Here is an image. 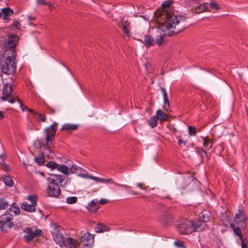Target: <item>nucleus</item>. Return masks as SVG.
<instances>
[{"label":"nucleus","instance_id":"1","mask_svg":"<svg viewBox=\"0 0 248 248\" xmlns=\"http://www.w3.org/2000/svg\"><path fill=\"white\" fill-rule=\"evenodd\" d=\"M177 228L181 234H188L193 231L199 232L196 228L195 222L192 220H184L178 224Z\"/></svg>","mask_w":248,"mask_h":248},{"label":"nucleus","instance_id":"2","mask_svg":"<svg viewBox=\"0 0 248 248\" xmlns=\"http://www.w3.org/2000/svg\"><path fill=\"white\" fill-rule=\"evenodd\" d=\"M187 20V17L184 16L178 15L175 16L174 18L170 19L169 22H167L166 28L167 30L169 31L170 29H174L171 31L172 34H177L183 31V29H176L175 26L178 25L180 22H185Z\"/></svg>","mask_w":248,"mask_h":248},{"label":"nucleus","instance_id":"3","mask_svg":"<svg viewBox=\"0 0 248 248\" xmlns=\"http://www.w3.org/2000/svg\"><path fill=\"white\" fill-rule=\"evenodd\" d=\"M210 213L207 210H204L200 213L199 220L195 222L196 228L198 230L199 232L204 230L207 226V222L210 221Z\"/></svg>","mask_w":248,"mask_h":248},{"label":"nucleus","instance_id":"4","mask_svg":"<svg viewBox=\"0 0 248 248\" xmlns=\"http://www.w3.org/2000/svg\"><path fill=\"white\" fill-rule=\"evenodd\" d=\"M0 66L1 72L4 74L10 75L16 71V63L12 57L7 58L1 62Z\"/></svg>","mask_w":248,"mask_h":248},{"label":"nucleus","instance_id":"5","mask_svg":"<svg viewBox=\"0 0 248 248\" xmlns=\"http://www.w3.org/2000/svg\"><path fill=\"white\" fill-rule=\"evenodd\" d=\"M58 123L54 122L49 127H47L45 130L46 134V142L47 145H50L52 144L53 140H54V136L56 134L58 126Z\"/></svg>","mask_w":248,"mask_h":248},{"label":"nucleus","instance_id":"6","mask_svg":"<svg viewBox=\"0 0 248 248\" xmlns=\"http://www.w3.org/2000/svg\"><path fill=\"white\" fill-rule=\"evenodd\" d=\"M175 185L180 190L186 189L188 187V175L185 176L182 173H178L175 177Z\"/></svg>","mask_w":248,"mask_h":248},{"label":"nucleus","instance_id":"7","mask_svg":"<svg viewBox=\"0 0 248 248\" xmlns=\"http://www.w3.org/2000/svg\"><path fill=\"white\" fill-rule=\"evenodd\" d=\"M48 174L50 177L47 178V179L50 182L49 183L62 187L66 185V181H65V178L63 176L52 173H49Z\"/></svg>","mask_w":248,"mask_h":248},{"label":"nucleus","instance_id":"8","mask_svg":"<svg viewBox=\"0 0 248 248\" xmlns=\"http://www.w3.org/2000/svg\"><path fill=\"white\" fill-rule=\"evenodd\" d=\"M80 243L84 248H91L93 243V234L87 232L80 238Z\"/></svg>","mask_w":248,"mask_h":248},{"label":"nucleus","instance_id":"9","mask_svg":"<svg viewBox=\"0 0 248 248\" xmlns=\"http://www.w3.org/2000/svg\"><path fill=\"white\" fill-rule=\"evenodd\" d=\"M26 232L27 234L24 235V238L26 242H30L34 238L40 236L42 231L41 230L37 229L33 232L31 228H27Z\"/></svg>","mask_w":248,"mask_h":248},{"label":"nucleus","instance_id":"10","mask_svg":"<svg viewBox=\"0 0 248 248\" xmlns=\"http://www.w3.org/2000/svg\"><path fill=\"white\" fill-rule=\"evenodd\" d=\"M18 37L15 35L9 36L7 39L4 42L3 46L5 48H15L17 44Z\"/></svg>","mask_w":248,"mask_h":248},{"label":"nucleus","instance_id":"11","mask_svg":"<svg viewBox=\"0 0 248 248\" xmlns=\"http://www.w3.org/2000/svg\"><path fill=\"white\" fill-rule=\"evenodd\" d=\"M246 224L244 223H239L235 222L234 224H230V227L232 230L234 235L238 236L239 238L244 237L241 232V230L246 228Z\"/></svg>","mask_w":248,"mask_h":248},{"label":"nucleus","instance_id":"12","mask_svg":"<svg viewBox=\"0 0 248 248\" xmlns=\"http://www.w3.org/2000/svg\"><path fill=\"white\" fill-rule=\"evenodd\" d=\"M61 186L49 183L48 185L47 193L51 197H58L61 194Z\"/></svg>","mask_w":248,"mask_h":248},{"label":"nucleus","instance_id":"13","mask_svg":"<svg viewBox=\"0 0 248 248\" xmlns=\"http://www.w3.org/2000/svg\"><path fill=\"white\" fill-rule=\"evenodd\" d=\"M12 93L13 89L12 87L9 85V83H5L3 85L2 96L1 97V100L6 101L8 98L12 96Z\"/></svg>","mask_w":248,"mask_h":248},{"label":"nucleus","instance_id":"14","mask_svg":"<svg viewBox=\"0 0 248 248\" xmlns=\"http://www.w3.org/2000/svg\"><path fill=\"white\" fill-rule=\"evenodd\" d=\"M235 222L246 224L248 216L245 211L240 209L235 213Z\"/></svg>","mask_w":248,"mask_h":248},{"label":"nucleus","instance_id":"15","mask_svg":"<svg viewBox=\"0 0 248 248\" xmlns=\"http://www.w3.org/2000/svg\"><path fill=\"white\" fill-rule=\"evenodd\" d=\"M188 180L187 191H190L195 188H198L201 185L200 182L192 175H188Z\"/></svg>","mask_w":248,"mask_h":248},{"label":"nucleus","instance_id":"16","mask_svg":"<svg viewBox=\"0 0 248 248\" xmlns=\"http://www.w3.org/2000/svg\"><path fill=\"white\" fill-rule=\"evenodd\" d=\"M160 221L164 226L168 227L172 224L173 218L170 214H165L160 218Z\"/></svg>","mask_w":248,"mask_h":248},{"label":"nucleus","instance_id":"17","mask_svg":"<svg viewBox=\"0 0 248 248\" xmlns=\"http://www.w3.org/2000/svg\"><path fill=\"white\" fill-rule=\"evenodd\" d=\"M53 234L54 241L57 243H58L61 247H62L65 240L63 234L59 230L56 229L53 232Z\"/></svg>","mask_w":248,"mask_h":248},{"label":"nucleus","instance_id":"18","mask_svg":"<svg viewBox=\"0 0 248 248\" xmlns=\"http://www.w3.org/2000/svg\"><path fill=\"white\" fill-rule=\"evenodd\" d=\"M78 245L79 243L77 240L70 237L66 238L62 244V245L68 247L70 248H76Z\"/></svg>","mask_w":248,"mask_h":248},{"label":"nucleus","instance_id":"19","mask_svg":"<svg viewBox=\"0 0 248 248\" xmlns=\"http://www.w3.org/2000/svg\"><path fill=\"white\" fill-rule=\"evenodd\" d=\"M116 186H120V187H123L124 188V191L128 194L135 196V195H137L139 194L138 192L134 191L132 189V188L128 185L120 184H116Z\"/></svg>","mask_w":248,"mask_h":248},{"label":"nucleus","instance_id":"20","mask_svg":"<svg viewBox=\"0 0 248 248\" xmlns=\"http://www.w3.org/2000/svg\"><path fill=\"white\" fill-rule=\"evenodd\" d=\"M2 15H3V18L4 20L9 19L8 16H11L14 14V11L9 7L3 8L1 10Z\"/></svg>","mask_w":248,"mask_h":248},{"label":"nucleus","instance_id":"21","mask_svg":"<svg viewBox=\"0 0 248 248\" xmlns=\"http://www.w3.org/2000/svg\"><path fill=\"white\" fill-rule=\"evenodd\" d=\"M144 42L145 46L149 47L155 44V39L151 35L147 34L144 36Z\"/></svg>","mask_w":248,"mask_h":248},{"label":"nucleus","instance_id":"22","mask_svg":"<svg viewBox=\"0 0 248 248\" xmlns=\"http://www.w3.org/2000/svg\"><path fill=\"white\" fill-rule=\"evenodd\" d=\"M21 208L23 210L28 212H34L35 211V207L33 204L23 203L21 205Z\"/></svg>","mask_w":248,"mask_h":248},{"label":"nucleus","instance_id":"23","mask_svg":"<svg viewBox=\"0 0 248 248\" xmlns=\"http://www.w3.org/2000/svg\"><path fill=\"white\" fill-rule=\"evenodd\" d=\"M78 125L76 124H66L61 128V131L75 130L78 129Z\"/></svg>","mask_w":248,"mask_h":248},{"label":"nucleus","instance_id":"24","mask_svg":"<svg viewBox=\"0 0 248 248\" xmlns=\"http://www.w3.org/2000/svg\"><path fill=\"white\" fill-rule=\"evenodd\" d=\"M207 7H208L207 8L208 10H217L219 9V7L217 3L215 1H212L210 3H206Z\"/></svg>","mask_w":248,"mask_h":248},{"label":"nucleus","instance_id":"25","mask_svg":"<svg viewBox=\"0 0 248 248\" xmlns=\"http://www.w3.org/2000/svg\"><path fill=\"white\" fill-rule=\"evenodd\" d=\"M195 152L197 153L198 155L201 157V162H202L204 161V155L206 151L203 150L202 148L197 147L195 148Z\"/></svg>","mask_w":248,"mask_h":248},{"label":"nucleus","instance_id":"26","mask_svg":"<svg viewBox=\"0 0 248 248\" xmlns=\"http://www.w3.org/2000/svg\"><path fill=\"white\" fill-rule=\"evenodd\" d=\"M155 116H157L158 119L159 118L160 119L163 121L166 120L168 118L167 114L160 109L157 110L156 111Z\"/></svg>","mask_w":248,"mask_h":248},{"label":"nucleus","instance_id":"27","mask_svg":"<svg viewBox=\"0 0 248 248\" xmlns=\"http://www.w3.org/2000/svg\"><path fill=\"white\" fill-rule=\"evenodd\" d=\"M49 146V145H47V144L46 145H44V151L43 152L42 155L43 156L46 155L48 158H51L53 157V153H51Z\"/></svg>","mask_w":248,"mask_h":248},{"label":"nucleus","instance_id":"28","mask_svg":"<svg viewBox=\"0 0 248 248\" xmlns=\"http://www.w3.org/2000/svg\"><path fill=\"white\" fill-rule=\"evenodd\" d=\"M246 238L242 237L237 239L236 242L237 244L241 246V248H247V244L246 242Z\"/></svg>","mask_w":248,"mask_h":248},{"label":"nucleus","instance_id":"29","mask_svg":"<svg viewBox=\"0 0 248 248\" xmlns=\"http://www.w3.org/2000/svg\"><path fill=\"white\" fill-rule=\"evenodd\" d=\"M157 116H153L150 119L148 122V124L150 126L151 128H154L157 125Z\"/></svg>","mask_w":248,"mask_h":248},{"label":"nucleus","instance_id":"30","mask_svg":"<svg viewBox=\"0 0 248 248\" xmlns=\"http://www.w3.org/2000/svg\"><path fill=\"white\" fill-rule=\"evenodd\" d=\"M58 170L64 175H67L69 173L68 167L64 165H58Z\"/></svg>","mask_w":248,"mask_h":248},{"label":"nucleus","instance_id":"31","mask_svg":"<svg viewBox=\"0 0 248 248\" xmlns=\"http://www.w3.org/2000/svg\"><path fill=\"white\" fill-rule=\"evenodd\" d=\"M108 227L103 224H98L96 227L95 228V231L96 232L101 233L104 232L105 231H107Z\"/></svg>","mask_w":248,"mask_h":248},{"label":"nucleus","instance_id":"32","mask_svg":"<svg viewBox=\"0 0 248 248\" xmlns=\"http://www.w3.org/2000/svg\"><path fill=\"white\" fill-rule=\"evenodd\" d=\"M11 219V215L5 214L1 216L0 221L5 225L9 222Z\"/></svg>","mask_w":248,"mask_h":248},{"label":"nucleus","instance_id":"33","mask_svg":"<svg viewBox=\"0 0 248 248\" xmlns=\"http://www.w3.org/2000/svg\"><path fill=\"white\" fill-rule=\"evenodd\" d=\"M208 7H207L206 3L200 4L196 9L197 14L201 13L204 11L207 10Z\"/></svg>","mask_w":248,"mask_h":248},{"label":"nucleus","instance_id":"34","mask_svg":"<svg viewBox=\"0 0 248 248\" xmlns=\"http://www.w3.org/2000/svg\"><path fill=\"white\" fill-rule=\"evenodd\" d=\"M3 182L6 186H12L14 184L11 177L9 176H7L4 178Z\"/></svg>","mask_w":248,"mask_h":248},{"label":"nucleus","instance_id":"35","mask_svg":"<svg viewBox=\"0 0 248 248\" xmlns=\"http://www.w3.org/2000/svg\"><path fill=\"white\" fill-rule=\"evenodd\" d=\"M34 160L39 166H42L45 161L44 156L43 155H38L37 157L34 158Z\"/></svg>","mask_w":248,"mask_h":248},{"label":"nucleus","instance_id":"36","mask_svg":"<svg viewBox=\"0 0 248 248\" xmlns=\"http://www.w3.org/2000/svg\"><path fill=\"white\" fill-rule=\"evenodd\" d=\"M58 164L55 161H51L46 164V166L51 169H55L58 167Z\"/></svg>","mask_w":248,"mask_h":248},{"label":"nucleus","instance_id":"37","mask_svg":"<svg viewBox=\"0 0 248 248\" xmlns=\"http://www.w3.org/2000/svg\"><path fill=\"white\" fill-rule=\"evenodd\" d=\"M11 211L14 212L16 215H18L20 213V208L17 207L16 203H13L11 208L10 209Z\"/></svg>","mask_w":248,"mask_h":248},{"label":"nucleus","instance_id":"38","mask_svg":"<svg viewBox=\"0 0 248 248\" xmlns=\"http://www.w3.org/2000/svg\"><path fill=\"white\" fill-rule=\"evenodd\" d=\"M188 134L190 136H194L196 134V129L195 127L192 125L188 126Z\"/></svg>","mask_w":248,"mask_h":248},{"label":"nucleus","instance_id":"39","mask_svg":"<svg viewBox=\"0 0 248 248\" xmlns=\"http://www.w3.org/2000/svg\"><path fill=\"white\" fill-rule=\"evenodd\" d=\"M106 181H107V180H105V179L94 176V187L98 183L105 184V182H106Z\"/></svg>","mask_w":248,"mask_h":248},{"label":"nucleus","instance_id":"40","mask_svg":"<svg viewBox=\"0 0 248 248\" xmlns=\"http://www.w3.org/2000/svg\"><path fill=\"white\" fill-rule=\"evenodd\" d=\"M78 198L77 197H70L66 199V202L68 204H73L77 202Z\"/></svg>","mask_w":248,"mask_h":248},{"label":"nucleus","instance_id":"41","mask_svg":"<svg viewBox=\"0 0 248 248\" xmlns=\"http://www.w3.org/2000/svg\"><path fill=\"white\" fill-rule=\"evenodd\" d=\"M164 36V34L163 35H157L155 37V41L156 43L159 46L162 44Z\"/></svg>","mask_w":248,"mask_h":248},{"label":"nucleus","instance_id":"42","mask_svg":"<svg viewBox=\"0 0 248 248\" xmlns=\"http://www.w3.org/2000/svg\"><path fill=\"white\" fill-rule=\"evenodd\" d=\"M8 202L5 200H0V210L6 208L8 206Z\"/></svg>","mask_w":248,"mask_h":248},{"label":"nucleus","instance_id":"43","mask_svg":"<svg viewBox=\"0 0 248 248\" xmlns=\"http://www.w3.org/2000/svg\"><path fill=\"white\" fill-rule=\"evenodd\" d=\"M27 199L30 200L31 202V204H33L34 206L36 205V196H29L27 197Z\"/></svg>","mask_w":248,"mask_h":248},{"label":"nucleus","instance_id":"44","mask_svg":"<svg viewBox=\"0 0 248 248\" xmlns=\"http://www.w3.org/2000/svg\"><path fill=\"white\" fill-rule=\"evenodd\" d=\"M35 115H37L38 116V119L42 122H46V118L45 115H44L40 113H38L37 112H35Z\"/></svg>","mask_w":248,"mask_h":248},{"label":"nucleus","instance_id":"45","mask_svg":"<svg viewBox=\"0 0 248 248\" xmlns=\"http://www.w3.org/2000/svg\"><path fill=\"white\" fill-rule=\"evenodd\" d=\"M174 244L176 247L178 248H186L183 242L180 241H175L174 242Z\"/></svg>","mask_w":248,"mask_h":248},{"label":"nucleus","instance_id":"46","mask_svg":"<svg viewBox=\"0 0 248 248\" xmlns=\"http://www.w3.org/2000/svg\"><path fill=\"white\" fill-rule=\"evenodd\" d=\"M202 145L204 147H205L207 149H210L212 148V143L210 142V141H207L205 140H204L202 142Z\"/></svg>","mask_w":248,"mask_h":248},{"label":"nucleus","instance_id":"47","mask_svg":"<svg viewBox=\"0 0 248 248\" xmlns=\"http://www.w3.org/2000/svg\"><path fill=\"white\" fill-rule=\"evenodd\" d=\"M122 26L123 28H128L130 26V23L127 20H124L123 17L122 19Z\"/></svg>","mask_w":248,"mask_h":248},{"label":"nucleus","instance_id":"48","mask_svg":"<svg viewBox=\"0 0 248 248\" xmlns=\"http://www.w3.org/2000/svg\"><path fill=\"white\" fill-rule=\"evenodd\" d=\"M95 200L96 201V202H97V203H99L100 204H102V205H104L105 204V203H106L108 202V200H106L105 199H101L99 201H98L97 199H95Z\"/></svg>","mask_w":248,"mask_h":248},{"label":"nucleus","instance_id":"49","mask_svg":"<svg viewBox=\"0 0 248 248\" xmlns=\"http://www.w3.org/2000/svg\"><path fill=\"white\" fill-rule=\"evenodd\" d=\"M16 98H17L18 102L20 104V108H21V109L22 110V111H24L25 110H27L28 109L27 107L25 106L23 104H22L20 100L17 98V96H16Z\"/></svg>","mask_w":248,"mask_h":248},{"label":"nucleus","instance_id":"50","mask_svg":"<svg viewBox=\"0 0 248 248\" xmlns=\"http://www.w3.org/2000/svg\"><path fill=\"white\" fill-rule=\"evenodd\" d=\"M78 170V168L75 165H73L70 168H69V170L72 173H76Z\"/></svg>","mask_w":248,"mask_h":248},{"label":"nucleus","instance_id":"51","mask_svg":"<svg viewBox=\"0 0 248 248\" xmlns=\"http://www.w3.org/2000/svg\"><path fill=\"white\" fill-rule=\"evenodd\" d=\"M78 175L81 176V177H82L85 178L93 179V176H92L91 175H88V174H86V173H81L78 174Z\"/></svg>","mask_w":248,"mask_h":248},{"label":"nucleus","instance_id":"52","mask_svg":"<svg viewBox=\"0 0 248 248\" xmlns=\"http://www.w3.org/2000/svg\"><path fill=\"white\" fill-rule=\"evenodd\" d=\"M93 201H92L89 204L88 206L87 207V209L90 212H93Z\"/></svg>","mask_w":248,"mask_h":248},{"label":"nucleus","instance_id":"53","mask_svg":"<svg viewBox=\"0 0 248 248\" xmlns=\"http://www.w3.org/2000/svg\"><path fill=\"white\" fill-rule=\"evenodd\" d=\"M170 3H171V2L169 0L164 1L161 4V6H164V7H170Z\"/></svg>","mask_w":248,"mask_h":248},{"label":"nucleus","instance_id":"54","mask_svg":"<svg viewBox=\"0 0 248 248\" xmlns=\"http://www.w3.org/2000/svg\"><path fill=\"white\" fill-rule=\"evenodd\" d=\"M105 180H107L106 183H111L113 184L114 185L116 186V184H117V183L114 182L113 180L111 178L110 179H105Z\"/></svg>","mask_w":248,"mask_h":248},{"label":"nucleus","instance_id":"55","mask_svg":"<svg viewBox=\"0 0 248 248\" xmlns=\"http://www.w3.org/2000/svg\"><path fill=\"white\" fill-rule=\"evenodd\" d=\"M160 90H161V93H162L163 97L165 96H167V93H166V89L164 88H163L162 87H160Z\"/></svg>","mask_w":248,"mask_h":248},{"label":"nucleus","instance_id":"56","mask_svg":"<svg viewBox=\"0 0 248 248\" xmlns=\"http://www.w3.org/2000/svg\"><path fill=\"white\" fill-rule=\"evenodd\" d=\"M37 2L38 4H49V3L45 2L44 0H37Z\"/></svg>","mask_w":248,"mask_h":248},{"label":"nucleus","instance_id":"57","mask_svg":"<svg viewBox=\"0 0 248 248\" xmlns=\"http://www.w3.org/2000/svg\"><path fill=\"white\" fill-rule=\"evenodd\" d=\"M163 97V101H164V105H166L167 104L169 106V102L168 99L167 98V96H165Z\"/></svg>","mask_w":248,"mask_h":248},{"label":"nucleus","instance_id":"58","mask_svg":"<svg viewBox=\"0 0 248 248\" xmlns=\"http://www.w3.org/2000/svg\"><path fill=\"white\" fill-rule=\"evenodd\" d=\"M97 203V202H96L95 199H94V213L99 209V206H98Z\"/></svg>","mask_w":248,"mask_h":248},{"label":"nucleus","instance_id":"59","mask_svg":"<svg viewBox=\"0 0 248 248\" xmlns=\"http://www.w3.org/2000/svg\"><path fill=\"white\" fill-rule=\"evenodd\" d=\"M178 142L179 145L181 147L186 144V142L184 140H179L178 141Z\"/></svg>","mask_w":248,"mask_h":248},{"label":"nucleus","instance_id":"60","mask_svg":"<svg viewBox=\"0 0 248 248\" xmlns=\"http://www.w3.org/2000/svg\"><path fill=\"white\" fill-rule=\"evenodd\" d=\"M6 101H8L11 103H14L15 102V99L12 96H11L8 99H7Z\"/></svg>","mask_w":248,"mask_h":248},{"label":"nucleus","instance_id":"61","mask_svg":"<svg viewBox=\"0 0 248 248\" xmlns=\"http://www.w3.org/2000/svg\"><path fill=\"white\" fill-rule=\"evenodd\" d=\"M6 226L8 227L9 228H11L12 227L14 226V224L12 222H9L7 223L6 224H5Z\"/></svg>","mask_w":248,"mask_h":248},{"label":"nucleus","instance_id":"62","mask_svg":"<svg viewBox=\"0 0 248 248\" xmlns=\"http://www.w3.org/2000/svg\"><path fill=\"white\" fill-rule=\"evenodd\" d=\"M19 25V22L18 21H15L13 23V26L16 27L17 29H18Z\"/></svg>","mask_w":248,"mask_h":248},{"label":"nucleus","instance_id":"63","mask_svg":"<svg viewBox=\"0 0 248 248\" xmlns=\"http://www.w3.org/2000/svg\"><path fill=\"white\" fill-rule=\"evenodd\" d=\"M205 156L206 157L207 161H208L210 159V157H211L210 155H209L206 151L205 154L204 155V157Z\"/></svg>","mask_w":248,"mask_h":248},{"label":"nucleus","instance_id":"64","mask_svg":"<svg viewBox=\"0 0 248 248\" xmlns=\"http://www.w3.org/2000/svg\"><path fill=\"white\" fill-rule=\"evenodd\" d=\"M123 31L126 34L129 33V31L127 29V28H123Z\"/></svg>","mask_w":248,"mask_h":248}]
</instances>
